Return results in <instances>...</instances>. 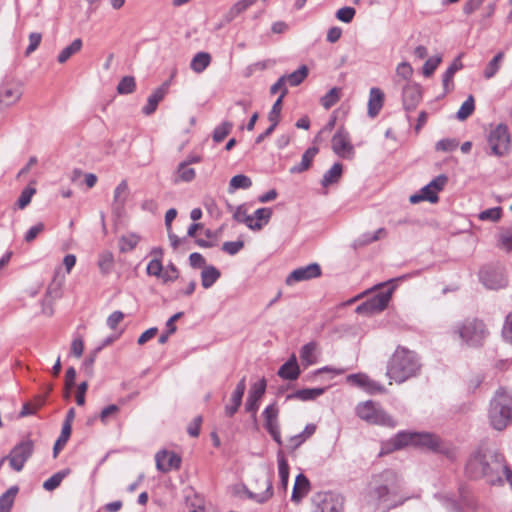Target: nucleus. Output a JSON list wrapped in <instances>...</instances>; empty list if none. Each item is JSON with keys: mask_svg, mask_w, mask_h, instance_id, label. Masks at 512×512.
<instances>
[{"mask_svg": "<svg viewBox=\"0 0 512 512\" xmlns=\"http://www.w3.org/2000/svg\"><path fill=\"white\" fill-rule=\"evenodd\" d=\"M307 75H308V68L305 65H302L299 69L292 72L291 74L285 75L286 82H288L290 84V86H297L303 82V80L307 77Z\"/></svg>", "mask_w": 512, "mask_h": 512, "instance_id": "nucleus-43", "label": "nucleus"}, {"mask_svg": "<svg viewBox=\"0 0 512 512\" xmlns=\"http://www.w3.org/2000/svg\"><path fill=\"white\" fill-rule=\"evenodd\" d=\"M300 367L293 354L278 370V376L284 380H296L300 375Z\"/></svg>", "mask_w": 512, "mask_h": 512, "instance_id": "nucleus-19", "label": "nucleus"}, {"mask_svg": "<svg viewBox=\"0 0 512 512\" xmlns=\"http://www.w3.org/2000/svg\"><path fill=\"white\" fill-rule=\"evenodd\" d=\"M356 414L369 424L386 427H395L396 425L395 420L371 400L359 403L356 407Z\"/></svg>", "mask_w": 512, "mask_h": 512, "instance_id": "nucleus-5", "label": "nucleus"}, {"mask_svg": "<svg viewBox=\"0 0 512 512\" xmlns=\"http://www.w3.org/2000/svg\"><path fill=\"white\" fill-rule=\"evenodd\" d=\"M343 167L340 163H335L333 166L324 173L321 184L324 187L337 183L342 176Z\"/></svg>", "mask_w": 512, "mask_h": 512, "instance_id": "nucleus-27", "label": "nucleus"}, {"mask_svg": "<svg viewBox=\"0 0 512 512\" xmlns=\"http://www.w3.org/2000/svg\"><path fill=\"white\" fill-rule=\"evenodd\" d=\"M19 489L17 486H11L0 496V512H10L14 504Z\"/></svg>", "mask_w": 512, "mask_h": 512, "instance_id": "nucleus-30", "label": "nucleus"}, {"mask_svg": "<svg viewBox=\"0 0 512 512\" xmlns=\"http://www.w3.org/2000/svg\"><path fill=\"white\" fill-rule=\"evenodd\" d=\"M266 390V380L262 378L258 382L254 383L249 391L245 409L247 412L252 413V416L255 418L257 410L259 408V400L262 398Z\"/></svg>", "mask_w": 512, "mask_h": 512, "instance_id": "nucleus-15", "label": "nucleus"}, {"mask_svg": "<svg viewBox=\"0 0 512 512\" xmlns=\"http://www.w3.org/2000/svg\"><path fill=\"white\" fill-rule=\"evenodd\" d=\"M441 61V56L430 57L428 60H426L422 69L423 75L425 77L431 76L438 67V65L441 63Z\"/></svg>", "mask_w": 512, "mask_h": 512, "instance_id": "nucleus-52", "label": "nucleus"}, {"mask_svg": "<svg viewBox=\"0 0 512 512\" xmlns=\"http://www.w3.org/2000/svg\"><path fill=\"white\" fill-rule=\"evenodd\" d=\"M233 124L229 121H224L218 125L213 131V140L217 143L222 142L226 136L231 132Z\"/></svg>", "mask_w": 512, "mask_h": 512, "instance_id": "nucleus-46", "label": "nucleus"}, {"mask_svg": "<svg viewBox=\"0 0 512 512\" xmlns=\"http://www.w3.org/2000/svg\"><path fill=\"white\" fill-rule=\"evenodd\" d=\"M325 392V388H306L297 390L296 392L287 395V399H297L301 401H310L314 400L317 397L321 396Z\"/></svg>", "mask_w": 512, "mask_h": 512, "instance_id": "nucleus-26", "label": "nucleus"}, {"mask_svg": "<svg viewBox=\"0 0 512 512\" xmlns=\"http://www.w3.org/2000/svg\"><path fill=\"white\" fill-rule=\"evenodd\" d=\"M318 346L316 342L305 344L300 350V359L305 367L313 365L317 362Z\"/></svg>", "mask_w": 512, "mask_h": 512, "instance_id": "nucleus-24", "label": "nucleus"}, {"mask_svg": "<svg viewBox=\"0 0 512 512\" xmlns=\"http://www.w3.org/2000/svg\"><path fill=\"white\" fill-rule=\"evenodd\" d=\"M211 56L207 52L197 53L191 60L190 67L196 73L203 72L210 64Z\"/></svg>", "mask_w": 512, "mask_h": 512, "instance_id": "nucleus-31", "label": "nucleus"}, {"mask_svg": "<svg viewBox=\"0 0 512 512\" xmlns=\"http://www.w3.org/2000/svg\"><path fill=\"white\" fill-rule=\"evenodd\" d=\"M332 151L340 158L353 159L355 148L351 142L349 132L343 127H339L331 139Z\"/></svg>", "mask_w": 512, "mask_h": 512, "instance_id": "nucleus-10", "label": "nucleus"}, {"mask_svg": "<svg viewBox=\"0 0 512 512\" xmlns=\"http://www.w3.org/2000/svg\"><path fill=\"white\" fill-rule=\"evenodd\" d=\"M452 335L457 336L467 346L478 347L483 344L488 330L481 320L465 319L453 326Z\"/></svg>", "mask_w": 512, "mask_h": 512, "instance_id": "nucleus-3", "label": "nucleus"}, {"mask_svg": "<svg viewBox=\"0 0 512 512\" xmlns=\"http://www.w3.org/2000/svg\"><path fill=\"white\" fill-rule=\"evenodd\" d=\"M310 490V483L306 476L303 474H298L295 479L293 492L291 499L292 501L298 503L301 501L303 497H305Z\"/></svg>", "mask_w": 512, "mask_h": 512, "instance_id": "nucleus-22", "label": "nucleus"}, {"mask_svg": "<svg viewBox=\"0 0 512 512\" xmlns=\"http://www.w3.org/2000/svg\"><path fill=\"white\" fill-rule=\"evenodd\" d=\"M113 263H114V257H113L112 252L103 251L99 255L98 267L103 274H108L111 271V269L113 267Z\"/></svg>", "mask_w": 512, "mask_h": 512, "instance_id": "nucleus-42", "label": "nucleus"}, {"mask_svg": "<svg viewBox=\"0 0 512 512\" xmlns=\"http://www.w3.org/2000/svg\"><path fill=\"white\" fill-rule=\"evenodd\" d=\"M71 435V430L68 429V425H63L61 434L56 440L54 447H53V456L54 458L57 457L60 450L63 449V447L66 445L69 437Z\"/></svg>", "mask_w": 512, "mask_h": 512, "instance_id": "nucleus-47", "label": "nucleus"}, {"mask_svg": "<svg viewBox=\"0 0 512 512\" xmlns=\"http://www.w3.org/2000/svg\"><path fill=\"white\" fill-rule=\"evenodd\" d=\"M421 88L417 84H407L403 88V106L406 111H413L421 101Z\"/></svg>", "mask_w": 512, "mask_h": 512, "instance_id": "nucleus-17", "label": "nucleus"}, {"mask_svg": "<svg viewBox=\"0 0 512 512\" xmlns=\"http://www.w3.org/2000/svg\"><path fill=\"white\" fill-rule=\"evenodd\" d=\"M120 408L119 406L115 404L108 405L104 409H102L100 413V420L103 424H106L108 422L109 417H114L118 412Z\"/></svg>", "mask_w": 512, "mask_h": 512, "instance_id": "nucleus-62", "label": "nucleus"}, {"mask_svg": "<svg viewBox=\"0 0 512 512\" xmlns=\"http://www.w3.org/2000/svg\"><path fill=\"white\" fill-rule=\"evenodd\" d=\"M128 192V184L125 180L121 181L114 190L113 196V211L120 213L126 203V197Z\"/></svg>", "mask_w": 512, "mask_h": 512, "instance_id": "nucleus-23", "label": "nucleus"}, {"mask_svg": "<svg viewBox=\"0 0 512 512\" xmlns=\"http://www.w3.org/2000/svg\"><path fill=\"white\" fill-rule=\"evenodd\" d=\"M318 151V148L315 146L308 148L302 155L301 162L290 168V173L297 174L306 171L310 167L312 160L316 156Z\"/></svg>", "mask_w": 512, "mask_h": 512, "instance_id": "nucleus-25", "label": "nucleus"}, {"mask_svg": "<svg viewBox=\"0 0 512 512\" xmlns=\"http://www.w3.org/2000/svg\"><path fill=\"white\" fill-rule=\"evenodd\" d=\"M487 142L490 148V155L497 157L507 155L511 147V138L508 127L502 123L496 125L489 131Z\"/></svg>", "mask_w": 512, "mask_h": 512, "instance_id": "nucleus-8", "label": "nucleus"}, {"mask_svg": "<svg viewBox=\"0 0 512 512\" xmlns=\"http://www.w3.org/2000/svg\"><path fill=\"white\" fill-rule=\"evenodd\" d=\"M480 280L485 287L492 290L504 288L507 285V279L499 268H484L480 272Z\"/></svg>", "mask_w": 512, "mask_h": 512, "instance_id": "nucleus-12", "label": "nucleus"}, {"mask_svg": "<svg viewBox=\"0 0 512 512\" xmlns=\"http://www.w3.org/2000/svg\"><path fill=\"white\" fill-rule=\"evenodd\" d=\"M475 104L473 96H469L461 105L460 109L457 112V118L459 120L467 119L474 111Z\"/></svg>", "mask_w": 512, "mask_h": 512, "instance_id": "nucleus-48", "label": "nucleus"}, {"mask_svg": "<svg viewBox=\"0 0 512 512\" xmlns=\"http://www.w3.org/2000/svg\"><path fill=\"white\" fill-rule=\"evenodd\" d=\"M42 40V35L37 32H32L29 35V45L26 48L25 55L29 56L31 53H33L38 46L40 45Z\"/></svg>", "mask_w": 512, "mask_h": 512, "instance_id": "nucleus-58", "label": "nucleus"}, {"mask_svg": "<svg viewBox=\"0 0 512 512\" xmlns=\"http://www.w3.org/2000/svg\"><path fill=\"white\" fill-rule=\"evenodd\" d=\"M244 246V242L239 241H228L224 242L222 245V250L229 255L237 254Z\"/></svg>", "mask_w": 512, "mask_h": 512, "instance_id": "nucleus-57", "label": "nucleus"}, {"mask_svg": "<svg viewBox=\"0 0 512 512\" xmlns=\"http://www.w3.org/2000/svg\"><path fill=\"white\" fill-rule=\"evenodd\" d=\"M393 291L394 287H391L386 291L377 293L372 298L359 305L356 311L360 314H374L383 311L387 307Z\"/></svg>", "mask_w": 512, "mask_h": 512, "instance_id": "nucleus-11", "label": "nucleus"}, {"mask_svg": "<svg viewBox=\"0 0 512 512\" xmlns=\"http://www.w3.org/2000/svg\"><path fill=\"white\" fill-rule=\"evenodd\" d=\"M420 368L421 364L416 353L398 346L387 363L386 376L390 380L389 384L393 382L402 384L417 376Z\"/></svg>", "mask_w": 512, "mask_h": 512, "instance_id": "nucleus-1", "label": "nucleus"}, {"mask_svg": "<svg viewBox=\"0 0 512 512\" xmlns=\"http://www.w3.org/2000/svg\"><path fill=\"white\" fill-rule=\"evenodd\" d=\"M35 193H36V189L32 186H28L25 189H23L18 200H17L18 208L24 209L26 206H28Z\"/></svg>", "mask_w": 512, "mask_h": 512, "instance_id": "nucleus-50", "label": "nucleus"}, {"mask_svg": "<svg viewBox=\"0 0 512 512\" xmlns=\"http://www.w3.org/2000/svg\"><path fill=\"white\" fill-rule=\"evenodd\" d=\"M195 170L188 163L181 162L175 172L174 182H190L195 178Z\"/></svg>", "mask_w": 512, "mask_h": 512, "instance_id": "nucleus-32", "label": "nucleus"}, {"mask_svg": "<svg viewBox=\"0 0 512 512\" xmlns=\"http://www.w3.org/2000/svg\"><path fill=\"white\" fill-rule=\"evenodd\" d=\"M156 467L161 472H168L172 469H178L181 464V458L174 452L162 450L155 456Z\"/></svg>", "mask_w": 512, "mask_h": 512, "instance_id": "nucleus-16", "label": "nucleus"}, {"mask_svg": "<svg viewBox=\"0 0 512 512\" xmlns=\"http://www.w3.org/2000/svg\"><path fill=\"white\" fill-rule=\"evenodd\" d=\"M220 271L214 266H206L201 272V284L205 289L210 288L219 278Z\"/></svg>", "mask_w": 512, "mask_h": 512, "instance_id": "nucleus-29", "label": "nucleus"}, {"mask_svg": "<svg viewBox=\"0 0 512 512\" xmlns=\"http://www.w3.org/2000/svg\"><path fill=\"white\" fill-rule=\"evenodd\" d=\"M24 95V83L20 79L6 77L0 82V111L18 104Z\"/></svg>", "mask_w": 512, "mask_h": 512, "instance_id": "nucleus-6", "label": "nucleus"}, {"mask_svg": "<svg viewBox=\"0 0 512 512\" xmlns=\"http://www.w3.org/2000/svg\"><path fill=\"white\" fill-rule=\"evenodd\" d=\"M395 449L413 445L432 451L441 450V439L432 433L426 432H400L393 439Z\"/></svg>", "mask_w": 512, "mask_h": 512, "instance_id": "nucleus-4", "label": "nucleus"}, {"mask_svg": "<svg viewBox=\"0 0 512 512\" xmlns=\"http://www.w3.org/2000/svg\"><path fill=\"white\" fill-rule=\"evenodd\" d=\"M463 64L461 62V56H458L452 64L447 68L445 73L443 74V85L447 87L454 77V74L462 69Z\"/></svg>", "mask_w": 512, "mask_h": 512, "instance_id": "nucleus-44", "label": "nucleus"}, {"mask_svg": "<svg viewBox=\"0 0 512 512\" xmlns=\"http://www.w3.org/2000/svg\"><path fill=\"white\" fill-rule=\"evenodd\" d=\"M502 217V208L493 207L479 213L478 218L482 221L497 222Z\"/></svg>", "mask_w": 512, "mask_h": 512, "instance_id": "nucleus-49", "label": "nucleus"}, {"mask_svg": "<svg viewBox=\"0 0 512 512\" xmlns=\"http://www.w3.org/2000/svg\"><path fill=\"white\" fill-rule=\"evenodd\" d=\"M500 247L506 251H512V230L500 235Z\"/></svg>", "mask_w": 512, "mask_h": 512, "instance_id": "nucleus-64", "label": "nucleus"}, {"mask_svg": "<svg viewBox=\"0 0 512 512\" xmlns=\"http://www.w3.org/2000/svg\"><path fill=\"white\" fill-rule=\"evenodd\" d=\"M265 490L261 493H254L247 491L248 497L255 500L257 503H264L272 497V482L269 478L263 479Z\"/></svg>", "mask_w": 512, "mask_h": 512, "instance_id": "nucleus-36", "label": "nucleus"}, {"mask_svg": "<svg viewBox=\"0 0 512 512\" xmlns=\"http://www.w3.org/2000/svg\"><path fill=\"white\" fill-rule=\"evenodd\" d=\"M135 86V79L131 76H125L119 82L117 91L120 94H130L134 91Z\"/></svg>", "mask_w": 512, "mask_h": 512, "instance_id": "nucleus-51", "label": "nucleus"}, {"mask_svg": "<svg viewBox=\"0 0 512 512\" xmlns=\"http://www.w3.org/2000/svg\"><path fill=\"white\" fill-rule=\"evenodd\" d=\"M321 275V268L317 263H311L304 267L293 270L286 279L287 285L296 282L307 281Z\"/></svg>", "mask_w": 512, "mask_h": 512, "instance_id": "nucleus-14", "label": "nucleus"}, {"mask_svg": "<svg viewBox=\"0 0 512 512\" xmlns=\"http://www.w3.org/2000/svg\"><path fill=\"white\" fill-rule=\"evenodd\" d=\"M315 512H341L339 503L335 500V496L327 494L317 505Z\"/></svg>", "mask_w": 512, "mask_h": 512, "instance_id": "nucleus-33", "label": "nucleus"}, {"mask_svg": "<svg viewBox=\"0 0 512 512\" xmlns=\"http://www.w3.org/2000/svg\"><path fill=\"white\" fill-rule=\"evenodd\" d=\"M399 489V480L397 475L390 470H386L373 479L371 496L378 501H387L390 494H396Z\"/></svg>", "mask_w": 512, "mask_h": 512, "instance_id": "nucleus-7", "label": "nucleus"}, {"mask_svg": "<svg viewBox=\"0 0 512 512\" xmlns=\"http://www.w3.org/2000/svg\"><path fill=\"white\" fill-rule=\"evenodd\" d=\"M70 473L69 469L59 471L48 478L43 483V488L47 491L55 490L62 482V480Z\"/></svg>", "mask_w": 512, "mask_h": 512, "instance_id": "nucleus-41", "label": "nucleus"}, {"mask_svg": "<svg viewBox=\"0 0 512 512\" xmlns=\"http://www.w3.org/2000/svg\"><path fill=\"white\" fill-rule=\"evenodd\" d=\"M163 271L161 259L153 258L147 265L146 272L148 275L160 278Z\"/></svg>", "mask_w": 512, "mask_h": 512, "instance_id": "nucleus-56", "label": "nucleus"}, {"mask_svg": "<svg viewBox=\"0 0 512 512\" xmlns=\"http://www.w3.org/2000/svg\"><path fill=\"white\" fill-rule=\"evenodd\" d=\"M502 335L507 342L512 344V312L506 317Z\"/></svg>", "mask_w": 512, "mask_h": 512, "instance_id": "nucleus-63", "label": "nucleus"}, {"mask_svg": "<svg viewBox=\"0 0 512 512\" xmlns=\"http://www.w3.org/2000/svg\"><path fill=\"white\" fill-rule=\"evenodd\" d=\"M139 242V237L137 235H129L124 236L120 240V250L122 252H127L133 250Z\"/></svg>", "mask_w": 512, "mask_h": 512, "instance_id": "nucleus-53", "label": "nucleus"}, {"mask_svg": "<svg viewBox=\"0 0 512 512\" xmlns=\"http://www.w3.org/2000/svg\"><path fill=\"white\" fill-rule=\"evenodd\" d=\"M278 408L275 404H271L263 411V417L265 420V428L271 435L273 440L278 444L282 445V438L280 433V427L278 423Z\"/></svg>", "mask_w": 512, "mask_h": 512, "instance_id": "nucleus-13", "label": "nucleus"}, {"mask_svg": "<svg viewBox=\"0 0 512 512\" xmlns=\"http://www.w3.org/2000/svg\"><path fill=\"white\" fill-rule=\"evenodd\" d=\"M252 186L251 179L243 174L235 175L231 178L229 183V191L233 192L237 189H248Z\"/></svg>", "mask_w": 512, "mask_h": 512, "instance_id": "nucleus-40", "label": "nucleus"}, {"mask_svg": "<svg viewBox=\"0 0 512 512\" xmlns=\"http://www.w3.org/2000/svg\"><path fill=\"white\" fill-rule=\"evenodd\" d=\"M504 59V53L498 52L493 59L487 64L484 69L483 75L486 79L493 78L501 67V63Z\"/></svg>", "mask_w": 512, "mask_h": 512, "instance_id": "nucleus-35", "label": "nucleus"}, {"mask_svg": "<svg viewBox=\"0 0 512 512\" xmlns=\"http://www.w3.org/2000/svg\"><path fill=\"white\" fill-rule=\"evenodd\" d=\"M369 379V376L364 373H356L347 376V382H349L352 385L358 386L362 389H365Z\"/></svg>", "mask_w": 512, "mask_h": 512, "instance_id": "nucleus-54", "label": "nucleus"}, {"mask_svg": "<svg viewBox=\"0 0 512 512\" xmlns=\"http://www.w3.org/2000/svg\"><path fill=\"white\" fill-rule=\"evenodd\" d=\"M355 9L353 7L345 6L336 12V18L344 23H350L355 16Z\"/></svg>", "mask_w": 512, "mask_h": 512, "instance_id": "nucleus-55", "label": "nucleus"}, {"mask_svg": "<svg viewBox=\"0 0 512 512\" xmlns=\"http://www.w3.org/2000/svg\"><path fill=\"white\" fill-rule=\"evenodd\" d=\"M257 0H239L236 2L225 15L227 22H231L234 18L256 3Z\"/></svg>", "mask_w": 512, "mask_h": 512, "instance_id": "nucleus-34", "label": "nucleus"}, {"mask_svg": "<svg viewBox=\"0 0 512 512\" xmlns=\"http://www.w3.org/2000/svg\"><path fill=\"white\" fill-rule=\"evenodd\" d=\"M340 98L341 89L333 87L320 99V103L325 109H330L340 100Z\"/></svg>", "mask_w": 512, "mask_h": 512, "instance_id": "nucleus-39", "label": "nucleus"}, {"mask_svg": "<svg viewBox=\"0 0 512 512\" xmlns=\"http://www.w3.org/2000/svg\"><path fill=\"white\" fill-rule=\"evenodd\" d=\"M45 229V226L43 223L39 222L36 225L29 228V230L26 232L24 236V240L27 243H31L40 233H42Z\"/></svg>", "mask_w": 512, "mask_h": 512, "instance_id": "nucleus-61", "label": "nucleus"}, {"mask_svg": "<svg viewBox=\"0 0 512 512\" xmlns=\"http://www.w3.org/2000/svg\"><path fill=\"white\" fill-rule=\"evenodd\" d=\"M409 200L412 204H417L421 201H429L431 203H436L438 201V195L427 184L420 190L419 193L411 195Z\"/></svg>", "mask_w": 512, "mask_h": 512, "instance_id": "nucleus-28", "label": "nucleus"}, {"mask_svg": "<svg viewBox=\"0 0 512 512\" xmlns=\"http://www.w3.org/2000/svg\"><path fill=\"white\" fill-rule=\"evenodd\" d=\"M82 48V40L75 39L69 46L65 47L58 55V62L65 63L73 54L79 52Z\"/></svg>", "mask_w": 512, "mask_h": 512, "instance_id": "nucleus-38", "label": "nucleus"}, {"mask_svg": "<svg viewBox=\"0 0 512 512\" xmlns=\"http://www.w3.org/2000/svg\"><path fill=\"white\" fill-rule=\"evenodd\" d=\"M396 74L398 77L408 80L413 74V68L408 62H401L396 68Z\"/></svg>", "mask_w": 512, "mask_h": 512, "instance_id": "nucleus-60", "label": "nucleus"}, {"mask_svg": "<svg viewBox=\"0 0 512 512\" xmlns=\"http://www.w3.org/2000/svg\"><path fill=\"white\" fill-rule=\"evenodd\" d=\"M488 421L497 431H503L512 424V395L506 390L498 389L491 399Z\"/></svg>", "mask_w": 512, "mask_h": 512, "instance_id": "nucleus-2", "label": "nucleus"}, {"mask_svg": "<svg viewBox=\"0 0 512 512\" xmlns=\"http://www.w3.org/2000/svg\"><path fill=\"white\" fill-rule=\"evenodd\" d=\"M288 90L287 88H284L282 91V94L278 97V99L273 104L269 114H268V120L271 122V125L277 126L280 119V113L282 109V101L285 95L287 94Z\"/></svg>", "mask_w": 512, "mask_h": 512, "instance_id": "nucleus-37", "label": "nucleus"}, {"mask_svg": "<svg viewBox=\"0 0 512 512\" xmlns=\"http://www.w3.org/2000/svg\"><path fill=\"white\" fill-rule=\"evenodd\" d=\"M278 471H279L281 484H282L283 488L285 489L287 487L288 479H289V465H288L286 459L284 458V456L282 455L281 451L278 452Z\"/></svg>", "mask_w": 512, "mask_h": 512, "instance_id": "nucleus-45", "label": "nucleus"}, {"mask_svg": "<svg viewBox=\"0 0 512 512\" xmlns=\"http://www.w3.org/2000/svg\"><path fill=\"white\" fill-rule=\"evenodd\" d=\"M384 102V93L376 87L370 89L368 100V115L375 117L380 112Z\"/></svg>", "mask_w": 512, "mask_h": 512, "instance_id": "nucleus-21", "label": "nucleus"}, {"mask_svg": "<svg viewBox=\"0 0 512 512\" xmlns=\"http://www.w3.org/2000/svg\"><path fill=\"white\" fill-rule=\"evenodd\" d=\"M458 146V142L454 139H442L435 145L437 151L451 152Z\"/></svg>", "mask_w": 512, "mask_h": 512, "instance_id": "nucleus-59", "label": "nucleus"}, {"mask_svg": "<svg viewBox=\"0 0 512 512\" xmlns=\"http://www.w3.org/2000/svg\"><path fill=\"white\" fill-rule=\"evenodd\" d=\"M168 82L158 87L147 99V104L142 108L145 115H151L157 109L159 102L164 98L168 90Z\"/></svg>", "mask_w": 512, "mask_h": 512, "instance_id": "nucleus-20", "label": "nucleus"}, {"mask_svg": "<svg viewBox=\"0 0 512 512\" xmlns=\"http://www.w3.org/2000/svg\"><path fill=\"white\" fill-rule=\"evenodd\" d=\"M33 452L34 442L29 438L22 440L15 445L8 454L10 467L16 472L22 471L25 463L31 458Z\"/></svg>", "mask_w": 512, "mask_h": 512, "instance_id": "nucleus-9", "label": "nucleus"}, {"mask_svg": "<svg viewBox=\"0 0 512 512\" xmlns=\"http://www.w3.org/2000/svg\"><path fill=\"white\" fill-rule=\"evenodd\" d=\"M246 390V378L243 377L238 384L231 396V403L225 406V414L228 417H232L239 409L242 398Z\"/></svg>", "mask_w": 512, "mask_h": 512, "instance_id": "nucleus-18", "label": "nucleus"}]
</instances>
